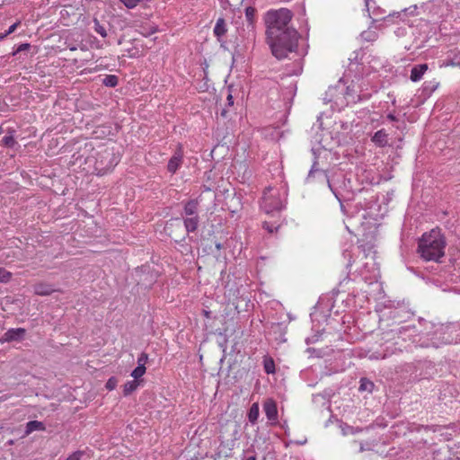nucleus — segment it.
Segmentation results:
<instances>
[{"label": "nucleus", "instance_id": "1", "mask_svg": "<svg viewBox=\"0 0 460 460\" xmlns=\"http://www.w3.org/2000/svg\"><path fill=\"white\" fill-rule=\"evenodd\" d=\"M447 242L440 229L424 233L418 242V253L426 261L439 262L445 255Z\"/></svg>", "mask_w": 460, "mask_h": 460}, {"label": "nucleus", "instance_id": "2", "mask_svg": "<svg viewBox=\"0 0 460 460\" xmlns=\"http://www.w3.org/2000/svg\"><path fill=\"white\" fill-rule=\"evenodd\" d=\"M298 33L295 29H286L280 32L276 40L267 39L273 56L278 59L288 57V53L296 51L297 48Z\"/></svg>", "mask_w": 460, "mask_h": 460}, {"label": "nucleus", "instance_id": "3", "mask_svg": "<svg viewBox=\"0 0 460 460\" xmlns=\"http://www.w3.org/2000/svg\"><path fill=\"white\" fill-rule=\"evenodd\" d=\"M292 19V13L286 8L270 10L266 13L265 23L267 27V39L276 40L279 34L286 29H292L289 22Z\"/></svg>", "mask_w": 460, "mask_h": 460}, {"label": "nucleus", "instance_id": "4", "mask_svg": "<svg viewBox=\"0 0 460 460\" xmlns=\"http://www.w3.org/2000/svg\"><path fill=\"white\" fill-rule=\"evenodd\" d=\"M285 196V191L281 192L271 187L267 188L263 192L261 209L267 214L281 210L284 208Z\"/></svg>", "mask_w": 460, "mask_h": 460}, {"label": "nucleus", "instance_id": "5", "mask_svg": "<svg viewBox=\"0 0 460 460\" xmlns=\"http://www.w3.org/2000/svg\"><path fill=\"white\" fill-rule=\"evenodd\" d=\"M183 162V149L181 145H179L174 151L173 155L170 158L168 164H167V170L171 173H175L178 169L181 166Z\"/></svg>", "mask_w": 460, "mask_h": 460}, {"label": "nucleus", "instance_id": "6", "mask_svg": "<svg viewBox=\"0 0 460 460\" xmlns=\"http://www.w3.org/2000/svg\"><path fill=\"white\" fill-rule=\"evenodd\" d=\"M263 410L267 419L272 423L278 422V408L277 403L273 399H267L263 403Z\"/></svg>", "mask_w": 460, "mask_h": 460}, {"label": "nucleus", "instance_id": "7", "mask_svg": "<svg viewBox=\"0 0 460 460\" xmlns=\"http://www.w3.org/2000/svg\"><path fill=\"white\" fill-rule=\"evenodd\" d=\"M26 330L24 328H11L3 335L4 342L20 341L25 337Z\"/></svg>", "mask_w": 460, "mask_h": 460}, {"label": "nucleus", "instance_id": "8", "mask_svg": "<svg viewBox=\"0 0 460 460\" xmlns=\"http://www.w3.org/2000/svg\"><path fill=\"white\" fill-rule=\"evenodd\" d=\"M388 134L384 128L377 130L371 137V141L378 147L388 146Z\"/></svg>", "mask_w": 460, "mask_h": 460}, {"label": "nucleus", "instance_id": "9", "mask_svg": "<svg viewBox=\"0 0 460 460\" xmlns=\"http://www.w3.org/2000/svg\"><path fill=\"white\" fill-rule=\"evenodd\" d=\"M198 199H190L184 204L183 214L186 217L198 216Z\"/></svg>", "mask_w": 460, "mask_h": 460}, {"label": "nucleus", "instance_id": "10", "mask_svg": "<svg viewBox=\"0 0 460 460\" xmlns=\"http://www.w3.org/2000/svg\"><path fill=\"white\" fill-rule=\"evenodd\" d=\"M427 70H428L427 64H420V65L414 66L411 70V75H410L411 80L412 82L420 81Z\"/></svg>", "mask_w": 460, "mask_h": 460}, {"label": "nucleus", "instance_id": "11", "mask_svg": "<svg viewBox=\"0 0 460 460\" xmlns=\"http://www.w3.org/2000/svg\"><path fill=\"white\" fill-rule=\"evenodd\" d=\"M199 223V216L185 217L183 220V224L187 233H193L198 229Z\"/></svg>", "mask_w": 460, "mask_h": 460}, {"label": "nucleus", "instance_id": "12", "mask_svg": "<svg viewBox=\"0 0 460 460\" xmlns=\"http://www.w3.org/2000/svg\"><path fill=\"white\" fill-rule=\"evenodd\" d=\"M34 293L39 296H49L54 292V288L47 283H38L33 288Z\"/></svg>", "mask_w": 460, "mask_h": 460}, {"label": "nucleus", "instance_id": "13", "mask_svg": "<svg viewBox=\"0 0 460 460\" xmlns=\"http://www.w3.org/2000/svg\"><path fill=\"white\" fill-rule=\"evenodd\" d=\"M259 416H260L259 404H258V402H254L252 404V406L248 411L247 418H248L249 421L252 425H254L257 422Z\"/></svg>", "mask_w": 460, "mask_h": 460}, {"label": "nucleus", "instance_id": "14", "mask_svg": "<svg viewBox=\"0 0 460 460\" xmlns=\"http://www.w3.org/2000/svg\"><path fill=\"white\" fill-rule=\"evenodd\" d=\"M226 28L225 20L223 18L217 19L216 25L214 27V34L217 38H220V37L224 36L226 34Z\"/></svg>", "mask_w": 460, "mask_h": 460}, {"label": "nucleus", "instance_id": "15", "mask_svg": "<svg viewBox=\"0 0 460 460\" xmlns=\"http://www.w3.org/2000/svg\"><path fill=\"white\" fill-rule=\"evenodd\" d=\"M45 426L41 421L31 420L26 424V434H30L36 430H44Z\"/></svg>", "mask_w": 460, "mask_h": 460}, {"label": "nucleus", "instance_id": "16", "mask_svg": "<svg viewBox=\"0 0 460 460\" xmlns=\"http://www.w3.org/2000/svg\"><path fill=\"white\" fill-rule=\"evenodd\" d=\"M138 385H139V383H138L137 380L128 381L123 385V394H124V396H128L129 394H131L134 391L137 390Z\"/></svg>", "mask_w": 460, "mask_h": 460}, {"label": "nucleus", "instance_id": "17", "mask_svg": "<svg viewBox=\"0 0 460 460\" xmlns=\"http://www.w3.org/2000/svg\"><path fill=\"white\" fill-rule=\"evenodd\" d=\"M360 37H361L362 40H364V41L373 42L377 39V33L375 31L367 30V31H364L360 34Z\"/></svg>", "mask_w": 460, "mask_h": 460}, {"label": "nucleus", "instance_id": "18", "mask_svg": "<svg viewBox=\"0 0 460 460\" xmlns=\"http://www.w3.org/2000/svg\"><path fill=\"white\" fill-rule=\"evenodd\" d=\"M109 157H112V161L109 164L105 165V168H107V169L114 167L115 164H117V163H118L113 153L110 150H104L103 153L101 155L102 159H103V158L107 159Z\"/></svg>", "mask_w": 460, "mask_h": 460}, {"label": "nucleus", "instance_id": "19", "mask_svg": "<svg viewBox=\"0 0 460 460\" xmlns=\"http://www.w3.org/2000/svg\"><path fill=\"white\" fill-rule=\"evenodd\" d=\"M264 371L267 374H273L275 372V363L271 358H265L263 361Z\"/></svg>", "mask_w": 460, "mask_h": 460}, {"label": "nucleus", "instance_id": "20", "mask_svg": "<svg viewBox=\"0 0 460 460\" xmlns=\"http://www.w3.org/2000/svg\"><path fill=\"white\" fill-rule=\"evenodd\" d=\"M118 83H119V79L114 75H108L102 80V84L105 86H109V87H115L118 84Z\"/></svg>", "mask_w": 460, "mask_h": 460}, {"label": "nucleus", "instance_id": "21", "mask_svg": "<svg viewBox=\"0 0 460 460\" xmlns=\"http://www.w3.org/2000/svg\"><path fill=\"white\" fill-rule=\"evenodd\" d=\"M93 29L102 38L107 37V31H106L105 27L102 24H101L99 20L96 18L93 19Z\"/></svg>", "mask_w": 460, "mask_h": 460}, {"label": "nucleus", "instance_id": "22", "mask_svg": "<svg viewBox=\"0 0 460 460\" xmlns=\"http://www.w3.org/2000/svg\"><path fill=\"white\" fill-rule=\"evenodd\" d=\"M391 354H393V351H391L389 349V348L387 347L384 353H381L379 351H375V352L371 353L368 356V358H369V359H384Z\"/></svg>", "mask_w": 460, "mask_h": 460}, {"label": "nucleus", "instance_id": "23", "mask_svg": "<svg viewBox=\"0 0 460 460\" xmlns=\"http://www.w3.org/2000/svg\"><path fill=\"white\" fill-rule=\"evenodd\" d=\"M374 387V383L367 378L360 379L359 391L371 392Z\"/></svg>", "mask_w": 460, "mask_h": 460}, {"label": "nucleus", "instance_id": "24", "mask_svg": "<svg viewBox=\"0 0 460 460\" xmlns=\"http://www.w3.org/2000/svg\"><path fill=\"white\" fill-rule=\"evenodd\" d=\"M12 279V273L4 268H0V283H7Z\"/></svg>", "mask_w": 460, "mask_h": 460}, {"label": "nucleus", "instance_id": "25", "mask_svg": "<svg viewBox=\"0 0 460 460\" xmlns=\"http://www.w3.org/2000/svg\"><path fill=\"white\" fill-rule=\"evenodd\" d=\"M146 367H140V366H137L132 372H131V376L135 378V380L138 379L139 377H141L142 376H144V374L146 373Z\"/></svg>", "mask_w": 460, "mask_h": 460}, {"label": "nucleus", "instance_id": "26", "mask_svg": "<svg viewBox=\"0 0 460 460\" xmlns=\"http://www.w3.org/2000/svg\"><path fill=\"white\" fill-rule=\"evenodd\" d=\"M447 66H458L460 67V49L452 58L447 61Z\"/></svg>", "mask_w": 460, "mask_h": 460}, {"label": "nucleus", "instance_id": "27", "mask_svg": "<svg viewBox=\"0 0 460 460\" xmlns=\"http://www.w3.org/2000/svg\"><path fill=\"white\" fill-rule=\"evenodd\" d=\"M117 385H118V379L115 376H111L106 382L105 387L109 391H112L116 388Z\"/></svg>", "mask_w": 460, "mask_h": 460}, {"label": "nucleus", "instance_id": "28", "mask_svg": "<svg viewBox=\"0 0 460 460\" xmlns=\"http://www.w3.org/2000/svg\"><path fill=\"white\" fill-rule=\"evenodd\" d=\"M127 8H135L142 0H119Z\"/></svg>", "mask_w": 460, "mask_h": 460}, {"label": "nucleus", "instance_id": "29", "mask_svg": "<svg viewBox=\"0 0 460 460\" xmlns=\"http://www.w3.org/2000/svg\"><path fill=\"white\" fill-rule=\"evenodd\" d=\"M412 328L411 326L410 325H406V326H402L400 328H397V329H394V330H391V333L393 335L394 334H397V335H402L403 334L404 332H408V331H411Z\"/></svg>", "mask_w": 460, "mask_h": 460}, {"label": "nucleus", "instance_id": "30", "mask_svg": "<svg viewBox=\"0 0 460 460\" xmlns=\"http://www.w3.org/2000/svg\"><path fill=\"white\" fill-rule=\"evenodd\" d=\"M84 452L82 450H77L68 456L66 460H81Z\"/></svg>", "mask_w": 460, "mask_h": 460}, {"label": "nucleus", "instance_id": "31", "mask_svg": "<svg viewBox=\"0 0 460 460\" xmlns=\"http://www.w3.org/2000/svg\"><path fill=\"white\" fill-rule=\"evenodd\" d=\"M328 186L330 188V190H332V192L333 193V195L336 197V199L341 202V195L340 193V191L337 190L336 187H334L333 183L331 182L330 181H328Z\"/></svg>", "mask_w": 460, "mask_h": 460}, {"label": "nucleus", "instance_id": "32", "mask_svg": "<svg viewBox=\"0 0 460 460\" xmlns=\"http://www.w3.org/2000/svg\"><path fill=\"white\" fill-rule=\"evenodd\" d=\"M148 355L145 352L141 353L137 358V365L140 367H146V363L147 362Z\"/></svg>", "mask_w": 460, "mask_h": 460}, {"label": "nucleus", "instance_id": "33", "mask_svg": "<svg viewBox=\"0 0 460 460\" xmlns=\"http://www.w3.org/2000/svg\"><path fill=\"white\" fill-rule=\"evenodd\" d=\"M263 227L264 229H266L269 233H274L275 231L278 230L279 226H274L273 225L268 223V222H264L263 223Z\"/></svg>", "mask_w": 460, "mask_h": 460}, {"label": "nucleus", "instance_id": "34", "mask_svg": "<svg viewBox=\"0 0 460 460\" xmlns=\"http://www.w3.org/2000/svg\"><path fill=\"white\" fill-rule=\"evenodd\" d=\"M317 165H318V163L316 161H314L310 171H309L308 178L313 177L314 172L320 171Z\"/></svg>", "mask_w": 460, "mask_h": 460}, {"label": "nucleus", "instance_id": "35", "mask_svg": "<svg viewBox=\"0 0 460 460\" xmlns=\"http://www.w3.org/2000/svg\"><path fill=\"white\" fill-rule=\"evenodd\" d=\"M31 48V44L29 43H22L17 47L18 51L21 53L22 51L28 50Z\"/></svg>", "mask_w": 460, "mask_h": 460}, {"label": "nucleus", "instance_id": "36", "mask_svg": "<svg viewBox=\"0 0 460 460\" xmlns=\"http://www.w3.org/2000/svg\"><path fill=\"white\" fill-rule=\"evenodd\" d=\"M17 26H18V23H17V22H16V23H13V25H11V26L8 28V30L5 31V34L8 36V35H10L11 33H13V32L15 31V29L17 28Z\"/></svg>", "mask_w": 460, "mask_h": 460}, {"label": "nucleus", "instance_id": "37", "mask_svg": "<svg viewBox=\"0 0 460 460\" xmlns=\"http://www.w3.org/2000/svg\"><path fill=\"white\" fill-rule=\"evenodd\" d=\"M226 101H227V104L229 106H232L234 104V98H233L232 94L229 93L227 95Z\"/></svg>", "mask_w": 460, "mask_h": 460}, {"label": "nucleus", "instance_id": "38", "mask_svg": "<svg viewBox=\"0 0 460 460\" xmlns=\"http://www.w3.org/2000/svg\"><path fill=\"white\" fill-rule=\"evenodd\" d=\"M252 13H253V9H252V8H251V7H248V8L246 9V16H247L248 18H250V17L252 15Z\"/></svg>", "mask_w": 460, "mask_h": 460}, {"label": "nucleus", "instance_id": "39", "mask_svg": "<svg viewBox=\"0 0 460 460\" xmlns=\"http://www.w3.org/2000/svg\"><path fill=\"white\" fill-rule=\"evenodd\" d=\"M387 119L391 121H396L397 120V118L393 114V113H389L387 115Z\"/></svg>", "mask_w": 460, "mask_h": 460}, {"label": "nucleus", "instance_id": "40", "mask_svg": "<svg viewBox=\"0 0 460 460\" xmlns=\"http://www.w3.org/2000/svg\"><path fill=\"white\" fill-rule=\"evenodd\" d=\"M244 460H257L255 454L247 456Z\"/></svg>", "mask_w": 460, "mask_h": 460}, {"label": "nucleus", "instance_id": "41", "mask_svg": "<svg viewBox=\"0 0 460 460\" xmlns=\"http://www.w3.org/2000/svg\"><path fill=\"white\" fill-rule=\"evenodd\" d=\"M19 53H20V52L18 51V49H17V48H15V49H13V51L11 53V56H16V55H17V54H19Z\"/></svg>", "mask_w": 460, "mask_h": 460}, {"label": "nucleus", "instance_id": "42", "mask_svg": "<svg viewBox=\"0 0 460 460\" xmlns=\"http://www.w3.org/2000/svg\"><path fill=\"white\" fill-rule=\"evenodd\" d=\"M155 31H156V30H155V29H154V30H152V31H151V33H154V32H155ZM141 33H142L144 36H148V35L150 34V32H141Z\"/></svg>", "mask_w": 460, "mask_h": 460}, {"label": "nucleus", "instance_id": "43", "mask_svg": "<svg viewBox=\"0 0 460 460\" xmlns=\"http://www.w3.org/2000/svg\"><path fill=\"white\" fill-rule=\"evenodd\" d=\"M365 450H366V448H365V447H364L363 443H362V442H360L359 452H363V451H365Z\"/></svg>", "mask_w": 460, "mask_h": 460}, {"label": "nucleus", "instance_id": "44", "mask_svg": "<svg viewBox=\"0 0 460 460\" xmlns=\"http://www.w3.org/2000/svg\"><path fill=\"white\" fill-rule=\"evenodd\" d=\"M6 37H7V35L5 34V32L0 33V40L5 39Z\"/></svg>", "mask_w": 460, "mask_h": 460}, {"label": "nucleus", "instance_id": "45", "mask_svg": "<svg viewBox=\"0 0 460 460\" xmlns=\"http://www.w3.org/2000/svg\"><path fill=\"white\" fill-rule=\"evenodd\" d=\"M9 56H3L0 58L1 60L4 59L5 62L8 61Z\"/></svg>", "mask_w": 460, "mask_h": 460}, {"label": "nucleus", "instance_id": "46", "mask_svg": "<svg viewBox=\"0 0 460 460\" xmlns=\"http://www.w3.org/2000/svg\"><path fill=\"white\" fill-rule=\"evenodd\" d=\"M69 49L72 51L76 50V47H70Z\"/></svg>", "mask_w": 460, "mask_h": 460}, {"label": "nucleus", "instance_id": "47", "mask_svg": "<svg viewBox=\"0 0 460 460\" xmlns=\"http://www.w3.org/2000/svg\"><path fill=\"white\" fill-rule=\"evenodd\" d=\"M208 314H209V313H208V311H205V315H206V316H208Z\"/></svg>", "mask_w": 460, "mask_h": 460}, {"label": "nucleus", "instance_id": "48", "mask_svg": "<svg viewBox=\"0 0 460 460\" xmlns=\"http://www.w3.org/2000/svg\"><path fill=\"white\" fill-rule=\"evenodd\" d=\"M2 132H3V129H2V128H0V135L2 134Z\"/></svg>", "mask_w": 460, "mask_h": 460}]
</instances>
